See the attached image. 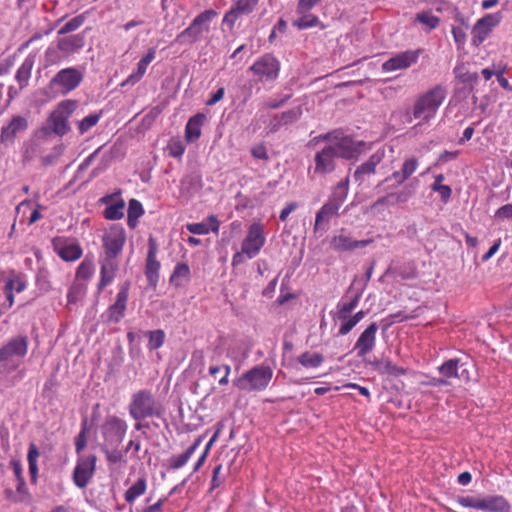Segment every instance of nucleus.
Instances as JSON below:
<instances>
[{
  "instance_id": "obj_9",
  "label": "nucleus",
  "mask_w": 512,
  "mask_h": 512,
  "mask_svg": "<svg viewBox=\"0 0 512 512\" xmlns=\"http://www.w3.org/2000/svg\"><path fill=\"white\" fill-rule=\"evenodd\" d=\"M456 501L462 507L475 508L484 512H509L510 510L508 501L500 495L486 496L484 498L459 496Z\"/></svg>"
},
{
  "instance_id": "obj_51",
  "label": "nucleus",
  "mask_w": 512,
  "mask_h": 512,
  "mask_svg": "<svg viewBox=\"0 0 512 512\" xmlns=\"http://www.w3.org/2000/svg\"><path fill=\"white\" fill-rule=\"evenodd\" d=\"M85 294V286L83 284L74 283L67 294L68 303H76Z\"/></svg>"
},
{
  "instance_id": "obj_50",
  "label": "nucleus",
  "mask_w": 512,
  "mask_h": 512,
  "mask_svg": "<svg viewBox=\"0 0 512 512\" xmlns=\"http://www.w3.org/2000/svg\"><path fill=\"white\" fill-rule=\"evenodd\" d=\"M167 149L170 156L180 158L185 152V145L180 139H171L168 143Z\"/></svg>"
},
{
  "instance_id": "obj_44",
  "label": "nucleus",
  "mask_w": 512,
  "mask_h": 512,
  "mask_svg": "<svg viewBox=\"0 0 512 512\" xmlns=\"http://www.w3.org/2000/svg\"><path fill=\"white\" fill-rule=\"evenodd\" d=\"M190 275V268L186 263H178L173 273L170 277V282L176 286H180L181 283L178 282L179 279L184 278L188 279Z\"/></svg>"
},
{
  "instance_id": "obj_31",
  "label": "nucleus",
  "mask_w": 512,
  "mask_h": 512,
  "mask_svg": "<svg viewBox=\"0 0 512 512\" xmlns=\"http://www.w3.org/2000/svg\"><path fill=\"white\" fill-rule=\"evenodd\" d=\"M374 368L380 373V374H388L392 376H402L406 374V369L403 367L397 366L389 359H381L376 360L374 363Z\"/></svg>"
},
{
  "instance_id": "obj_59",
  "label": "nucleus",
  "mask_w": 512,
  "mask_h": 512,
  "mask_svg": "<svg viewBox=\"0 0 512 512\" xmlns=\"http://www.w3.org/2000/svg\"><path fill=\"white\" fill-rule=\"evenodd\" d=\"M251 154L254 158L267 161L269 159L267 149L263 143L257 144L251 148Z\"/></svg>"
},
{
  "instance_id": "obj_49",
  "label": "nucleus",
  "mask_w": 512,
  "mask_h": 512,
  "mask_svg": "<svg viewBox=\"0 0 512 512\" xmlns=\"http://www.w3.org/2000/svg\"><path fill=\"white\" fill-rule=\"evenodd\" d=\"M94 272L93 262L85 259L77 268L76 278L80 279H88L92 276Z\"/></svg>"
},
{
  "instance_id": "obj_26",
  "label": "nucleus",
  "mask_w": 512,
  "mask_h": 512,
  "mask_svg": "<svg viewBox=\"0 0 512 512\" xmlns=\"http://www.w3.org/2000/svg\"><path fill=\"white\" fill-rule=\"evenodd\" d=\"M101 270H100V281L98 284V288L101 290L107 285L111 284L116 276V272L118 271L119 264L117 259L105 258L102 257L100 260Z\"/></svg>"
},
{
  "instance_id": "obj_34",
  "label": "nucleus",
  "mask_w": 512,
  "mask_h": 512,
  "mask_svg": "<svg viewBox=\"0 0 512 512\" xmlns=\"http://www.w3.org/2000/svg\"><path fill=\"white\" fill-rule=\"evenodd\" d=\"M297 361L305 368H317L324 362L320 353L304 352L297 357Z\"/></svg>"
},
{
  "instance_id": "obj_13",
  "label": "nucleus",
  "mask_w": 512,
  "mask_h": 512,
  "mask_svg": "<svg viewBox=\"0 0 512 512\" xmlns=\"http://www.w3.org/2000/svg\"><path fill=\"white\" fill-rule=\"evenodd\" d=\"M130 282H124L116 295L115 302L109 306L107 311L102 315L108 323H118L125 316L127 309Z\"/></svg>"
},
{
  "instance_id": "obj_41",
  "label": "nucleus",
  "mask_w": 512,
  "mask_h": 512,
  "mask_svg": "<svg viewBox=\"0 0 512 512\" xmlns=\"http://www.w3.org/2000/svg\"><path fill=\"white\" fill-rule=\"evenodd\" d=\"M101 118V112L100 113H93L89 114L88 116L84 117L82 120L77 122V128L81 135L87 133L92 127H94Z\"/></svg>"
},
{
  "instance_id": "obj_53",
  "label": "nucleus",
  "mask_w": 512,
  "mask_h": 512,
  "mask_svg": "<svg viewBox=\"0 0 512 512\" xmlns=\"http://www.w3.org/2000/svg\"><path fill=\"white\" fill-rule=\"evenodd\" d=\"M302 115V108L300 106L285 111L281 114V121L284 125L291 124L297 121Z\"/></svg>"
},
{
  "instance_id": "obj_24",
  "label": "nucleus",
  "mask_w": 512,
  "mask_h": 512,
  "mask_svg": "<svg viewBox=\"0 0 512 512\" xmlns=\"http://www.w3.org/2000/svg\"><path fill=\"white\" fill-rule=\"evenodd\" d=\"M28 128V121L23 116H14L8 125L2 127L0 133L1 144L13 143L18 133L25 131Z\"/></svg>"
},
{
  "instance_id": "obj_63",
  "label": "nucleus",
  "mask_w": 512,
  "mask_h": 512,
  "mask_svg": "<svg viewBox=\"0 0 512 512\" xmlns=\"http://www.w3.org/2000/svg\"><path fill=\"white\" fill-rule=\"evenodd\" d=\"M409 318H410L409 316L404 315L403 312H401V311H399L397 313L390 314L385 318V321H387L385 328H388L391 324H393L395 322L408 320Z\"/></svg>"
},
{
  "instance_id": "obj_17",
  "label": "nucleus",
  "mask_w": 512,
  "mask_h": 512,
  "mask_svg": "<svg viewBox=\"0 0 512 512\" xmlns=\"http://www.w3.org/2000/svg\"><path fill=\"white\" fill-rule=\"evenodd\" d=\"M127 424L126 422L113 415L109 416L102 426V433L106 442L116 446L120 444L126 434Z\"/></svg>"
},
{
  "instance_id": "obj_54",
  "label": "nucleus",
  "mask_w": 512,
  "mask_h": 512,
  "mask_svg": "<svg viewBox=\"0 0 512 512\" xmlns=\"http://www.w3.org/2000/svg\"><path fill=\"white\" fill-rule=\"evenodd\" d=\"M146 69H147V66L145 64H143L142 62H138L137 64V69L135 72H133L123 83L122 85L124 86L125 84H131V85H134L136 83H138L141 78L144 76L145 72H146Z\"/></svg>"
},
{
  "instance_id": "obj_27",
  "label": "nucleus",
  "mask_w": 512,
  "mask_h": 512,
  "mask_svg": "<svg viewBox=\"0 0 512 512\" xmlns=\"http://www.w3.org/2000/svg\"><path fill=\"white\" fill-rule=\"evenodd\" d=\"M207 117L203 113H197L191 118L185 126V139L189 143H193L201 136V128L204 125Z\"/></svg>"
},
{
  "instance_id": "obj_62",
  "label": "nucleus",
  "mask_w": 512,
  "mask_h": 512,
  "mask_svg": "<svg viewBox=\"0 0 512 512\" xmlns=\"http://www.w3.org/2000/svg\"><path fill=\"white\" fill-rule=\"evenodd\" d=\"M165 502V499L160 498L156 503L145 507L142 510L136 509L135 511L130 508V512H162V506Z\"/></svg>"
},
{
  "instance_id": "obj_37",
  "label": "nucleus",
  "mask_w": 512,
  "mask_h": 512,
  "mask_svg": "<svg viewBox=\"0 0 512 512\" xmlns=\"http://www.w3.org/2000/svg\"><path fill=\"white\" fill-rule=\"evenodd\" d=\"M144 213V209L142 204L136 200L131 199L128 203V225L131 228H134L137 224V219L142 216Z\"/></svg>"
},
{
  "instance_id": "obj_7",
  "label": "nucleus",
  "mask_w": 512,
  "mask_h": 512,
  "mask_svg": "<svg viewBox=\"0 0 512 512\" xmlns=\"http://www.w3.org/2000/svg\"><path fill=\"white\" fill-rule=\"evenodd\" d=\"M273 376V371L269 366L257 365L244 372L233 384L239 390L246 392L265 390Z\"/></svg>"
},
{
  "instance_id": "obj_47",
  "label": "nucleus",
  "mask_w": 512,
  "mask_h": 512,
  "mask_svg": "<svg viewBox=\"0 0 512 512\" xmlns=\"http://www.w3.org/2000/svg\"><path fill=\"white\" fill-rule=\"evenodd\" d=\"M416 21L429 27L430 30L435 29L439 24V18L430 12H421L416 14Z\"/></svg>"
},
{
  "instance_id": "obj_25",
  "label": "nucleus",
  "mask_w": 512,
  "mask_h": 512,
  "mask_svg": "<svg viewBox=\"0 0 512 512\" xmlns=\"http://www.w3.org/2000/svg\"><path fill=\"white\" fill-rule=\"evenodd\" d=\"M383 159V153L376 152L372 154L367 161L357 167L353 174V178L358 185H361L368 176L375 174L376 167Z\"/></svg>"
},
{
  "instance_id": "obj_8",
  "label": "nucleus",
  "mask_w": 512,
  "mask_h": 512,
  "mask_svg": "<svg viewBox=\"0 0 512 512\" xmlns=\"http://www.w3.org/2000/svg\"><path fill=\"white\" fill-rule=\"evenodd\" d=\"M28 338L27 336H16L11 338L0 348V365L5 370H15L20 365L22 359L27 354Z\"/></svg>"
},
{
  "instance_id": "obj_60",
  "label": "nucleus",
  "mask_w": 512,
  "mask_h": 512,
  "mask_svg": "<svg viewBox=\"0 0 512 512\" xmlns=\"http://www.w3.org/2000/svg\"><path fill=\"white\" fill-rule=\"evenodd\" d=\"M6 282H13V291L15 290L17 293H21L26 288V282L16 274L9 277Z\"/></svg>"
},
{
  "instance_id": "obj_19",
  "label": "nucleus",
  "mask_w": 512,
  "mask_h": 512,
  "mask_svg": "<svg viewBox=\"0 0 512 512\" xmlns=\"http://www.w3.org/2000/svg\"><path fill=\"white\" fill-rule=\"evenodd\" d=\"M336 155L332 147L328 144L315 154L314 174L326 175L333 172L336 168Z\"/></svg>"
},
{
  "instance_id": "obj_18",
  "label": "nucleus",
  "mask_w": 512,
  "mask_h": 512,
  "mask_svg": "<svg viewBox=\"0 0 512 512\" xmlns=\"http://www.w3.org/2000/svg\"><path fill=\"white\" fill-rule=\"evenodd\" d=\"M52 246L55 253L66 262L75 261L82 256L80 245L68 238L55 237L52 239Z\"/></svg>"
},
{
  "instance_id": "obj_12",
  "label": "nucleus",
  "mask_w": 512,
  "mask_h": 512,
  "mask_svg": "<svg viewBox=\"0 0 512 512\" xmlns=\"http://www.w3.org/2000/svg\"><path fill=\"white\" fill-rule=\"evenodd\" d=\"M250 70L257 76L261 81H274L277 79L280 63L272 54H264L250 67Z\"/></svg>"
},
{
  "instance_id": "obj_56",
  "label": "nucleus",
  "mask_w": 512,
  "mask_h": 512,
  "mask_svg": "<svg viewBox=\"0 0 512 512\" xmlns=\"http://www.w3.org/2000/svg\"><path fill=\"white\" fill-rule=\"evenodd\" d=\"M418 167V160L415 157L407 158L401 168L402 174L410 178V176L416 171Z\"/></svg>"
},
{
  "instance_id": "obj_30",
  "label": "nucleus",
  "mask_w": 512,
  "mask_h": 512,
  "mask_svg": "<svg viewBox=\"0 0 512 512\" xmlns=\"http://www.w3.org/2000/svg\"><path fill=\"white\" fill-rule=\"evenodd\" d=\"M201 443V438H197L192 445H190L185 452H183L180 455L172 456L168 460V468L171 470H177L182 468L188 460L191 458V456L195 453L196 449Z\"/></svg>"
},
{
  "instance_id": "obj_21",
  "label": "nucleus",
  "mask_w": 512,
  "mask_h": 512,
  "mask_svg": "<svg viewBox=\"0 0 512 512\" xmlns=\"http://www.w3.org/2000/svg\"><path fill=\"white\" fill-rule=\"evenodd\" d=\"M439 373L446 379L457 378L468 382L470 373L465 363H461L459 359H449L445 361L439 368Z\"/></svg>"
},
{
  "instance_id": "obj_45",
  "label": "nucleus",
  "mask_w": 512,
  "mask_h": 512,
  "mask_svg": "<svg viewBox=\"0 0 512 512\" xmlns=\"http://www.w3.org/2000/svg\"><path fill=\"white\" fill-rule=\"evenodd\" d=\"M147 336L149 338V342H148L149 350L158 349L164 344L165 333L161 329L154 330V331H148Z\"/></svg>"
},
{
  "instance_id": "obj_48",
  "label": "nucleus",
  "mask_w": 512,
  "mask_h": 512,
  "mask_svg": "<svg viewBox=\"0 0 512 512\" xmlns=\"http://www.w3.org/2000/svg\"><path fill=\"white\" fill-rule=\"evenodd\" d=\"M231 372V367L229 365H222V366H211L209 368V374L212 376H216L219 373H222L221 378L219 379L220 385H227L228 384V376Z\"/></svg>"
},
{
  "instance_id": "obj_32",
  "label": "nucleus",
  "mask_w": 512,
  "mask_h": 512,
  "mask_svg": "<svg viewBox=\"0 0 512 512\" xmlns=\"http://www.w3.org/2000/svg\"><path fill=\"white\" fill-rule=\"evenodd\" d=\"M34 66V59L30 56L25 58L21 66L18 68L15 79L19 84L20 89L25 88L28 85V81L31 77V71Z\"/></svg>"
},
{
  "instance_id": "obj_28",
  "label": "nucleus",
  "mask_w": 512,
  "mask_h": 512,
  "mask_svg": "<svg viewBox=\"0 0 512 512\" xmlns=\"http://www.w3.org/2000/svg\"><path fill=\"white\" fill-rule=\"evenodd\" d=\"M372 243L371 239L365 240H352L349 236L338 235L332 239V245L334 249L339 251H350L357 248H364Z\"/></svg>"
},
{
  "instance_id": "obj_55",
  "label": "nucleus",
  "mask_w": 512,
  "mask_h": 512,
  "mask_svg": "<svg viewBox=\"0 0 512 512\" xmlns=\"http://www.w3.org/2000/svg\"><path fill=\"white\" fill-rule=\"evenodd\" d=\"M478 22L482 24V26L485 29L491 32L492 28L497 26L498 23L500 22V15L499 13L487 14L484 17L480 18Z\"/></svg>"
},
{
  "instance_id": "obj_58",
  "label": "nucleus",
  "mask_w": 512,
  "mask_h": 512,
  "mask_svg": "<svg viewBox=\"0 0 512 512\" xmlns=\"http://www.w3.org/2000/svg\"><path fill=\"white\" fill-rule=\"evenodd\" d=\"M321 0H299L296 12L305 14L314 8Z\"/></svg>"
},
{
  "instance_id": "obj_35",
  "label": "nucleus",
  "mask_w": 512,
  "mask_h": 512,
  "mask_svg": "<svg viewBox=\"0 0 512 512\" xmlns=\"http://www.w3.org/2000/svg\"><path fill=\"white\" fill-rule=\"evenodd\" d=\"M454 74L462 83L473 85L478 81V73L469 71L464 64H459L454 68ZM473 89V86H471Z\"/></svg>"
},
{
  "instance_id": "obj_4",
  "label": "nucleus",
  "mask_w": 512,
  "mask_h": 512,
  "mask_svg": "<svg viewBox=\"0 0 512 512\" xmlns=\"http://www.w3.org/2000/svg\"><path fill=\"white\" fill-rule=\"evenodd\" d=\"M319 140L328 141V146L333 148L337 158L354 159L361 153L365 146L363 141H355L351 136L345 135L341 130H334L318 136Z\"/></svg>"
},
{
  "instance_id": "obj_42",
  "label": "nucleus",
  "mask_w": 512,
  "mask_h": 512,
  "mask_svg": "<svg viewBox=\"0 0 512 512\" xmlns=\"http://www.w3.org/2000/svg\"><path fill=\"white\" fill-rule=\"evenodd\" d=\"M64 151L65 146L63 144L54 146L49 154L40 158L41 164L45 167L54 165L60 156L64 153Z\"/></svg>"
},
{
  "instance_id": "obj_23",
  "label": "nucleus",
  "mask_w": 512,
  "mask_h": 512,
  "mask_svg": "<svg viewBox=\"0 0 512 512\" xmlns=\"http://www.w3.org/2000/svg\"><path fill=\"white\" fill-rule=\"evenodd\" d=\"M259 0H237L231 9L226 12L223 23L228 24L231 28L241 15H249L258 5Z\"/></svg>"
},
{
  "instance_id": "obj_3",
  "label": "nucleus",
  "mask_w": 512,
  "mask_h": 512,
  "mask_svg": "<svg viewBox=\"0 0 512 512\" xmlns=\"http://www.w3.org/2000/svg\"><path fill=\"white\" fill-rule=\"evenodd\" d=\"M445 97V89L437 85L417 98L413 106L412 115L414 119L420 120L418 125L428 123L434 118Z\"/></svg>"
},
{
  "instance_id": "obj_64",
  "label": "nucleus",
  "mask_w": 512,
  "mask_h": 512,
  "mask_svg": "<svg viewBox=\"0 0 512 512\" xmlns=\"http://www.w3.org/2000/svg\"><path fill=\"white\" fill-rule=\"evenodd\" d=\"M86 431L83 429L78 436L75 438V449L77 453H80L86 446Z\"/></svg>"
},
{
  "instance_id": "obj_14",
  "label": "nucleus",
  "mask_w": 512,
  "mask_h": 512,
  "mask_svg": "<svg viewBox=\"0 0 512 512\" xmlns=\"http://www.w3.org/2000/svg\"><path fill=\"white\" fill-rule=\"evenodd\" d=\"M97 457L94 454L80 457L73 471V482L78 488H85L94 475Z\"/></svg>"
},
{
  "instance_id": "obj_46",
  "label": "nucleus",
  "mask_w": 512,
  "mask_h": 512,
  "mask_svg": "<svg viewBox=\"0 0 512 512\" xmlns=\"http://www.w3.org/2000/svg\"><path fill=\"white\" fill-rule=\"evenodd\" d=\"M490 31L485 29L478 21L472 29V43L476 46L482 44L488 37Z\"/></svg>"
},
{
  "instance_id": "obj_10",
  "label": "nucleus",
  "mask_w": 512,
  "mask_h": 512,
  "mask_svg": "<svg viewBox=\"0 0 512 512\" xmlns=\"http://www.w3.org/2000/svg\"><path fill=\"white\" fill-rule=\"evenodd\" d=\"M83 80V74L74 67L64 68L50 80L49 87L56 93L66 95L76 89Z\"/></svg>"
},
{
  "instance_id": "obj_40",
  "label": "nucleus",
  "mask_w": 512,
  "mask_h": 512,
  "mask_svg": "<svg viewBox=\"0 0 512 512\" xmlns=\"http://www.w3.org/2000/svg\"><path fill=\"white\" fill-rule=\"evenodd\" d=\"M419 180L417 178L412 179L406 183L398 192L400 201L403 203L408 202L412 197L415 196Z\"/></svg>"
},
{
  "instance_id": "obj_1",
  "label": "nucleus",
  "mask_w": 512,
  "mask_h": 512,
  "mask_svg": "<svg viewBox=\"0 0 512 512\" xmlns=\"http://www.w3.org/2000/svg\"><path fill=\"white\" fill-rule=\"evenodd\" d=\"M128 411L133 420L143 421L147 418L161 417L164 407L151 390L140 389L131 395Z\"/></svg>"
},
{
  "instance_id": "obj_43",
  "label": "nucleus",
  "mask_w": 512,
  "mask_h": 512,
  "mask_svg": "<svg viewBox=\"0 0 512 512\" xmlns=\"http://www.w3.org/2000/svg\"><path fill=\"white\" fill-rule=\"evenodd\" d=\"M301 15L302 16L299 19H297L293 22V25L300 30L315 27L320 22L319 18L317 16H315L314 14H310L307 12V13L301 14Z\"/></svg>"
},
{
  "instance_id": "obj_15",
  "label": "nucleus",
  "mask_w": 512,
  "mask_h": 512,
  "mask_svg": "<svg viewBox=\"0 0 512 512\" xmlns=\"http://www.w3.org/2000/svg\"><path fill=\"white\" fill-rule=\"evenodd\" d=\"M265 244L263 227L260 223H253L248 231L247 237L242 242V253L249 259L254 258Z\"/></svg>"
},
{
  "instance_id": "obj_20",
  "label": "nucleus",
  "mask_w": 512,
  "mask_h": 512,
  "mask_svg": "<svg viewBox=\"0 0 512 512\" xmlns=\"http://www.w3.org/2000/svg\"><path fill=\"white\" fill-rule=\"evenodd\" d=\"M377 331V323L373 322L360 334L353 348L358 357H364L374 349Z\"/></svg>"
},
{
  "instance_id": "obj_39",
  "label": "nucleus",
  "mask_w": 512,
  "mask_h": 512,
  "mask_svg": "<svg viewBox=\"0 0 512 512\" xmlns=\"http://www.w3.org/2000/svg\"><path fill=\"white\" fill-rule=\"evenodd\" d=\"M86 20V13L77 15L66 22L59 30V35H65L77 30L80 26L84 24Z\"/></svg>"
},
{
  "instance_id": "obj_2",
  "label": "nucleus",
  "mask_w": 512,
  "mask_h": 512,
  "mask_svg": "<svg viewBox=\"0 0 512 512\" xmlns=\"http://www.w3.org/2000/svg\"><path fill=\"white\" fill-rule=\"evenodd\" d=\"M349 190V178H345L338 182L332 190L331 195L320 210L316 213L314 230L318 229L327 230V225L330 219L338 216V211L345 199L347 198Z\"/></svg>"
},
{
  "instance_id": "obj_11",
  "label": "nucleus",
  "mask_w": 512,
  "mask_h": 512,
  "mask_svg": "<svg viewBox=\"0 0 512 512\" xmlns=\"http://www.w3.org/2000/svg\"><path fill=\"white\" fill-rule=\"evenodd\" d=\"M102 241L104 248L102 257L116 259L124 247L126 232L122 227H112L103 235Z\"/></svg>"
},
{
  "instance_id": "obj_33",
  "label": "nucleus",
  "mask_w": 512,
  "mask_h": 512,
  "mask_svg": "<svg viewBox=\"0 0 512 512\" xmlns=\"http://www.w3.org/2000/svg\"><path fill=\"white\" fill-rule=\"evenodd\" d=\"M147 489V482L144 477H140L124 494L127 503L132 504L138 497L143 495Z\"/></svg>"
},
{
  "instance_id": "obj_38",
  "label": "nucleus",
  "mask_w": 512,
  "mask_h": 512,
  "mask_svg": "<svg viewBox=\"0 0 512 512\" xmlns=\"http://www.w3.org/2000/svg\"><path fill=\"white\" fill-rule=\"evenodd\" d=\"M124 207L125 202L120 199L105 208L104 217L108 220H119L124 216Z\"/></svg>"
},
{
  "instance_id": "obj_29",
  "label": "nucleus",
  "mask_w": 512,
  "mask_h": 512,
  "mask_svg": "<svg viewBox=\"0 0 512 512\" xmlns=\"http://www.w3.org/2000/svg\"><path fill=\"white\" fill-rule=\"evenodd\" d=\"M84 35L75 34L59 39L57 47L64 53H74L84 46Z\"/></svg>"
},
{
  "instance_id": "obj_6",
  "label": "nucleus",
  "mask_w": 512,
  "mask_h": 512,
  "mask_svg": "<svg viewBox=\"0 0 512 512\" xmlns=\"http://www.w3.org/2000/svg\"><path fill=\"white\" fill-rule=\"evenodd\" d=\"M217 16V12L208 9L197 15L191 24L179 33L175 42L180 45H192L203 38L204 33L210 31V23Z\"/></svg>"
},
{
  "instance_id": "obj_57",
  "label": "nucleus",
  "mask_w": 512,
  "mask_h": 512,
  "mask_svg": "<svg viewBox=\"0 0 512 512\" xmlns=\"http://www.w3.org/2000/svg\"><path fill=\"white\" fill-rule=\"evenodd\" d=\"M186 228L190 233L196 235H205L210 231L209 226L205 222L189 223L186 225Z\"/></svg>"
},
{
  "instance_id": "obj_22",
  "label": "nucleus",
  "mask_w": 512,
  "mask_h": 512,
  "mask_svg": "<svg viewBox=\"0 0 512 512\" xmlns=\"http://www.w3.org/2000/svg\"><path fill=\"white\" fill-rule=\"evenodd\" d=\"M419 57V50H407L391 57L382 64L383 71L390 72L408 68Z\"/></svg>"
},
{
  "instance_id": "obj_5",
  "label": "nucleus",
  "mask_w": 512,
  "mask_h": 512,
  "mask_svg": "<svg viewBox=\"0 0 512 512\" xmlns=\"http://www.w3.org/2000/svg\"><path fill=\"white\" fill-rule=\"evenodd\" d=\"M78 107L76 100L61 101L57 107L50 113L43 127L45 134L54 133L57 136L63 137L70 130L69 118Z\"/></svg>"
},
{
  "instance_id": "obj_16",
  "label": "nucleus",
  "mask_w": 512,
  "mask_h": 512,
  "mask_svg": "<svg viewBox=\"0 0 512 512\" xmlns=\"http://www.w3.org/2000/svg\"><path fill=\"white\" fill-rule=\"evenodd\" d=\"M158 244L153 236L148 239L145 276L150 287L155 289L159 281L160 262L157 260Z\"/></svg>"
},
{
  "instance_id": "obj_36",
  "label": "nucleus",
  "mask_w": 512,
  "mask_h": 512,
  "mask_svg": "<svg viewBox=\"0 0 512 512\" xmlns=\"http://www.w3.org/2000/svg\"><path fill=\"white\" fill-rule=\"evenodd\" d=\"M362 292H358L349 302L338 304L335 318L338 320H344L350 313L357 307Z\"/></svg>"
},
{
  "instance_id": "obj_52",
  "label": "nucleus",
  "mask_w": 512,
  "mask_h": 512,
  "mask_svg": "<svg viewBox=\"0 0 512 512\" xmlns=\"http://www.w3.org/2000/svg\"><path fill=\"white\" fill-rule=\"evenodd\" d=\"M102 451L105 453L106 459L109 464H117L122 461L125 462V460H124L125 452L122 450H119V449L109 450L106 446H103Z\"/></svg>"
},
{
  "instance_id": "obj_61",
  "label": "nucleus",
  "mask_w": 512,
  "mask_h": 512,
  "mask_svg": "<svg viewBox=\"0 0 512 512\" xmlns=\"http://www.w3.org/2000/svg\"><path fill=\"white\" fill-rule=\"evenodd\" d=\"M495 218L497 219H510L512 218V204H506L500 207L496 213Z\"/></svg>"
}]
</instances>
